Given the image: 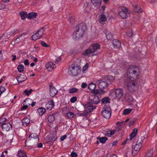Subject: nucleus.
<instances>
[{"label": "nucleus", "instance_id": "f257e3e1", "mask_svg": "<svg viewBox=\"0 0 157 157\" xmlns=\"http://www.w3.org/2000/svg\"><path fill=\"white\" fill-rule=\"evenodd\" d=\"M139 69L136 66H132L128 69L127 74L130 80H135L137 79L139 75Z\"/></svg>", "mask_w": 157, "mask_h": 157}, {"label": "nucleus", "instance_id": "f03ea898", "mask_svg": "<svg viewBox=\"0 0 157 157\" xmlns=\"http://www.w3.org/2000/svg\"><path fill=\"white\" fill-rule=\"evenodd\" d=\"M76 31L73 33L74 37L76 39L82 37L84 34L86 27L84 23H82L76 27Z\"/></svg>", "mask_w": 157, "mask_h": 157}, {"label": "nucleus", "instance_id": "7ed1b4c3", "mask_svg": "<svg viewBox=\"0 0 157 157\" xmlns=\"http://www.w3.org/2000/svg\"><path fill=\"white\" fill-rule=\"evenodd\" d=\"M126 85L128 89L130 92H133L135 91L138 88L137 85L135 82V80H128Z\"/></svg>", "mask_w": 157, "mask_h": 157}, {"label": "nucleus", "instance_id": "20e7f679", "mask_svg": "<svg viewBox=\"0 0 157 157\" xmlns=\"http://www.w3.org/2000/svg\"><path fill=\"white\" fill-rule=\"evenodd\" d=\"M68 69L69 73L71 76L77 75L79 71L78 67L73 65H71Z\"/></svg>", "mask_w": 157, "mask_h": 157}, {"label": "nucleus", "instance_id": "39448f33", "mask_svg": "<svg viewBox=\"0 0 157 157\" xmlns=\"http://www.w3.org/2000/svg\"><path fill=\"white\" fill-rule=\"evenodd\" d=\"M104 110L101 112L102 116L106 119H109L111 115V110L108 107L106 106L104 108Z\"/></svg>", "mask_w": 157, "mask_h": 157}, {"label": "nucleus", "instance_id": "423d86ee", "mask_svg": "<svg viewBox=\"0 0 157 157\" xmlns=\"http://www.w3.org/2000/svg\"><path fill=\"white\" fill-rule=\"evenodd\" d=\"M111 94L112 95H115V98L120 99L122 97L123 95V92L122 90L118 89L112 90Z\"/></svg>", "mask_w": 157, "mask_h": 157}, {"label": "nucleus", "instance_id": "0eeeda50", "mask_svg": "<svg viewBox=\"0 0 157 157\" xmlns=\"http://www.w3.org/2000/svg\"><path fill=\"white\" fill-rule=\"evenodd\" d=\"M142 143L141 142H137L135 145L132 146V154L136 155L141 148Z\"/></svg>", "mask_w": 157, "mask_h": 157}, {"label": "nucleus", "instance_id": "6e6552de", "mask_svg": "<svg viewBox=\"0 0 157 157\" xmlns=\"http://www.w3.org/2000/svg\"><path fill=\"white\" fill-rule=\"evenodd\" d=\"M97 83L99 88L101 89V90L105 89L109 85L108 83H107L104 78L97 81Z\"/></svg>", "mask_w": 157, "mask_h": 157}, {"label": "nucleus", "instance_id": "1a4fd4ad", "mask_svg": "<svg viewBox=\"0 0 157 157\" xmlns=\"http://www.w3.org/2000/svg\"><path fill=\"white\" fill-rule=\"evenodd\" d=\"M128 9L124 6L121 7V10L119 12V15L122 19H125L127 17L128 13Z\"/></svg>", "mask_w": 157, "mask_h": 157}, {"label": "nucleus", "instance_id": "9d476101", "mask_svg": "<svg viewBox=\"0 0 157 157\" xmlns=\"http://www.w3.org/2000/svg\"><path fill=\"white\" fill-rule=\"evenodd\" d=\"M84 107L86 109V111L87 113L91 112L94 109H95L96 106L95 105H93L90 102H88L84 105Z\"/></svg>", "mask_w": 157, "mask_h": 157}, {"label": "nucleus", "instance_id": "9b49d317", "mask_svg": "<svg viewBox=\"0 0 157 157\" xmlns=\"http://www.w3.org/2000/svg\"><path fill=\"white\" fill-rule=\"evenodd\" d=\"M96 85L95 84L93 83H91L89 84L88 85V88L90 90H92V91H94V93L95 94L101 93L102 92V90H95Z\"/></svg>", "mask_w": 157, "mask_h": 157}, {"label": "nucleus", "instance_id": "f8f14e48", "mask_svg": "<svg viewBox=\"0 0 157 157\" xmlns=\"http://www.w3.org/2000/svg\"><path fill=\"white\" fill-rule=\"evenodd\" d=\"M91 48L93 51V56H94L97 55L98 52L97 50L99 49L100 48V45L98 43L93 44L91 46H90Z\"/></svg>", "mask_w": 157, "mask_h": 157}, {"label": "nucleus", "instance_id": "ddd939ff", "mask_svg": "<svg viewBox=\"0 0 157 157\" xmlns=\"http://www.w3.org/2000/svg\"><path fill=\"white\" fill-rule=\"evenodd\" d=\"M99 101V100L98 96L96 94L91 95L90 97V102L91 104H97Z\"/></svg>", "mask_w": 157, "mask_h": 157}, {"label": "nucleus", "instance_id": "4468645a", "mask_svg": "<svg viewBox=\"0 0 157 157\" xmlns=\"http://www.w3.org/2000/svg\"><path fill=\"white\" fill-rule=\"evenodd\" d=\"M50 95L52 97H54L57 93L58 91L55 87L52 86V84L49 85Z\"/></svg>", "mask_w": 157, "mask_h": 157}, {"label": "nucleus", "instance_id": "2eb2a0df", "mask_svg": "<svg viewBox=\"0 0 157 157\" xmlns=\"http://www.w3.org/2000/svg\"><path fill=\"white\" fill-rule=\"evenodd\" d=\"M29 138L30 140L33 141L34 140L37 142L39 141L38 136L36 133H32L29 136Z\"/></svg>", "mask_w": 157, "mask_h": 157}, {"label": "nucleus", "instance_id": "dca6fc26", "mask_svg": "<svg viewBox=\"0 0 157 157\" xmlns=\"http://www.w3.org/2000/svg\"><path fill=\"white\" fill-rule=\"evenodd\" d=\"M104 79L108 84H109L115 79V78L111 75H108L105 76Z\"/></svg>", "mask_w": 157, "mask_h": 157}, {"label": "nucleus", "instance_id": "f3484780", "mask_svg": "<svg viewBox=\"0 0 157 157\" xmlns=\"http://www.w3.org/2000/svg\"><path fill=\"white\" fill-rule=\"evenodd\" d=\"M54 106V102L53 100L49 101L45 105L46 109L49 110H51Z\"/></svg>", "mask_w": 157, "mask_h": 157}, {"label": "nucleus", "instance_id": "a211bd4d", "mask_svg": "<svg viewBox=\"0 0 157 157\" xmlns=\"http://www.w3.org/2000/svg\"><path fill=\"white\" fill-rule=\"evenodd\" d=\"M11 127V125L10 123H3L2 125V129L5 131H8L10 130Z\"/></svg>", "mask_w": 157, "mask_h": 157}, {"label": "nucleus", "instance_id": "6ab92c4d", "mask_svg": "<svg viewBox=\"0 0 157 157\" xmlns=\"http://www.w3.org/2000/svg\"><path fill=\"white\" fill-rule=\"evenodd\" d=\"M27 77L25 76H24L20 74L19 76L17 77L16 79L18 83H21L26 80L27 79Z\"/></svg>", "mask_w": 157, "mask_h": 157}, {"label": "nucleus", "instance_id": "aec40b11", "mask_svg": "<svg viewBox=\"0 0 157 157\" xmlns=\"http://www.w3.org/2000/svg\"><path fill=\"white\" fill-rule=\"evenodd\" d=\"M55 65L52 62L47 63L45 65V67L49 71H51L55 67Z\"/></svg>", "mask_w": 157, "mask_h": 157}, {"label": "nucleus", "instance_id": "412c9836", "mask_svg": "<svg viewBox=\"0 0 157 157\" xmlns=\"http://www.w3.org/2000/svg\"><path fill=\"white\" fill-rule=\"evenodd\" d=\"M91 2L93 6L98 8L101 5V0H91Z\"/></svg>", "mask_w": 157, "mask_h": 157}, {"label": "nucleus", "instance_id": "4be33fe9", "mask_svg": "<svg viewBox=\"0 0 157 157\" xmlns=\"http://www.w3.org/2000/svg\"><path fill=\"white\" fill-rule=\"evenodd\" d=\"M39 32H37L32 36V39L33 40H36L38 39H39L43 35L42 33H40L38 35Z\"/></svg>", "mask_w": 157, "mask_h": 157}, {"label": "nucleus", "instance_id": "5701e85b", "mask_svg": "<svg viewBox=\"0 0 157 157\" xmlns=\"http://www.w3.org/2000/svg\"><path fill=\"white\" fill-rule=\"evenodd\" d=\"M112 44L115 48H119L121 46V43L117 40H113Z\"/></svg>", "mask_w": 157, "mask_h": 157}, {"label": "nucleus", "instance_id": "b1692460", "mask_svg": "<svg viewBox=\"0 0 157 157\" xmlns=\"http://www.w3.org/2000/svg\"><path fill=\"white\" fill-rule=\"evenodd\" d=\"M30 122V120L29 118L24 117L22 121V122L23 125L26 126Z\"/></svg>", "mask_w": 157, "mask_h": 157}, {"label": "nucleus", "instance_id": "393cba45", "mask_svg": "<svg viewBox=\"0 0 157 157\" xmlns=\"http://www.w3.org/2000/svg\"><path fill=\"white\" fill-rule=\"evenodd\" d=\"M37 15V13H30L28 14L27 18L29 19H33L36 18Z\"/></svg>", "mask_w": 157, "mask_h": 157}, {"label": "nucleus", "instance_id": "a878e982", "mask_svg": "<svg viewBox=\"0 0 157 157\" xmlns=\"http://www.w3.org/2000/svg\"><path fill=\"white\" fill-rule=\"evenodd\" d=\"M93 52H93L92 49L90 47L89 49H87L85 51H84L82 53V54L84 56H87L88 55L90 54V53H92V55H93Z\"/></svg>", "mask_w": 157, "mask_h": 157}, {"label": "nucleus", "instance_id": "bb28decb", "mask_svg": "<svg viewBox=\"0 0 157 157\" xmlns=\"http://www.w3.org/2000/svg\"><path fill=\"white\" fill-rule=\"evenodd\" d=\"M46 111L45 108L43 107H40L38 109L37 112L40 115H43Z\"/></svg>", "mask_w": 157, "mask_h": 157}, {"label": "nucleus", "instance_id": "cd10ccee", "mask_svg": "<svg viewBox=\"0 0 157 157\" xmlns=\"http://www.w3.org/2000/svg\"><path fill=\"white\" fill-rule=\"evenodd\" d=\"M32 102V100L31 99L29 98H26L24 101L23 105H25L28 107L31 105V103Z\"/></svg>", "mask_w": 157, "mask_h": 157}, {"label": "nucleus", "instance_id": "c85d7f7f", "mask_svg": "<svg viewBox=\"0 0 157 157\" xmlns=\"http://www.w3.org/2000/svg\"><path fill=\"white\" fill-rule=\"evenodd\" d=\"M134 11L138 13H140L142 11V10L140 8L139 5H135Z\"/></svg>", "mask_w": 157, "mask_h": 157}, {"label": "nucleus", "instance_id": "c756f323", "mask_svg": "<svg viewBox=\"0 0 157 157\" xmlns=\"http://www.w3.org/2000/svg\"><path fill=\"white\" fill-rule=\"evenodd\" d=\"M15 33V32L14 30H13V31L10 32H8L6 33H5L3 34L2 36H6L7 38H6V39H9L10 37L13 35Z\"/></svg>", "mask_w": 157, "mask_h": 157}, {"label": "nucleus", "instance_id": "7c9ffc66", "mask_svg": "<svg viewBox=\"0 0 157 157\" xmlns=\"http://www.w3.org/2000/svg\"><path fill=\"white\" fill-rule=\"evenodd\" d=\"M47 119L48 122L52 123L55 120V116L53 114L50 115L48 116Z\"/></svg>", "mask_w": 157, "mask_h": 157}, {"label": "nucleus", "instance_id": "2f4dec72", "mask_svg": "<svg viewBox=\"0 0 157 157\" xmlns=\"http://www.w3.org/2000/svg\"><path fill=\"white\" fill-rule=\"evenodd\" d=\"M97 139H99L100 142L102 144H104L107 140L108 139L105 137H102L101 138L97 137Z\"/></svg>", "mask_w": 157, "mask_h": 157}, {"label": "nucleus", "instance_id": "473e14b6", "mask_svg": "<svg viewBox=\"0 0 157 157\" xmlns=\"http://www.w3.org/2000/svg\"><path fill=\"white\" fill-rule=\"evenodd\" d=\"M101 101L102 103H109L110 102V99L107 97L102 98Z\"/></svg>", "mask_w": 157, "mask_h": 157}, {"label": "nucleus", "instance_id": "72a5a7b5", "mask_svg": "<svg viewBox=\"0 0 157 157\" xmlns=\"http://www.w3.org/2000/svg\"><path fill=\"white\" fill-rule=\"evenodd\" d=\"M20 16L22 20L25 19L26 17H27V13L25 12H21L20 13Z\"/></svg>", "mask_w": 157, "mask_h": 157}, {"label": "nucleus", "instance_id": "f704fd0d", "mask_svg": "<svg viewBox=\"0 0 157 157\" xmlns=\"http://www.w3.org/2000/svg\"><path fill=\"white\" fill-rule=\"evenodd\" d=\"M33 91V90L30 89L29 90L28 89L25 90L24 91V93L25 95L27 96H29L30 94L32 93V92Z\"/></svg>", "mask_w": 157, "mask_h": 157}, {"label": "nucleus", "instance_id": "c9c22d12", "mask_svg": "<svg viewBox=\"0 0 157 157\" xmlns=\"http://www.w3.org/2000/svg\"><path fill=\"white\" fill-rule=\"evenodd\" d=\"M78 90V89L75 87H73L69 89V93L70 94L74 93H76Z\"/></svg>", "mask_w": 157, "mask_h": 157}, {"label": "nucleus", "instance_id": "e433bc0d", "mask_svg": "<svg viewBox=\"0 0 157 157\" xmlns=\"http://www.w3.org/2000/svg\"><path fill=\"white\" fill-rule=\"evenodd\" d=\"M24 69V66L22 64H20L17 67L18 71L20 72H21L23 71Z\"/></svg>", "mask_w": 157, "mask_h": 157}, {"label": "nucleus", "instance_id": "4c0bfd02", "mask_svg": "<svg viewBox=\"0 0 157 157\" xmlns=\"http://www.w3.org/2000/svg\"><path fill=\"white\" fill-rule=\"evenodd\" d=\"M67 116L68 118L71 119L73 118L74 116V113L71 112H68L67 113Z\"/></svg>", "mask_w": 157, "mask_h": 157}, {"label": "nucleus", "instance_id": "58836bf2", "mask_svg": "<svg viewBox=\"0 0 157 157\" xmlns=\"http://www.w3.org/2000/svg\"><path fill=\"white\" fill-rule=\"evenodd\" d=\"M18 156L19 157H27L25 153L23 151H19L18 153Z\"/></svg>", "mask_w": 157, "mask_h": 157}, {"label": "nucleus", "instance_id": "ea45409f", "mask_svg": "<svg viewBox=\"0 0 157 157\" xmlns=\"http://www.w3.org/2000/svg\"><path fill=\"white\" fill-rule=\"evenodd\" d=\"M106 38L108 40H110L112 38V35L109 32H108L105 33Z\"/></svg>", "mask_w": 157, "mask_h": 157}, {"label": "nucleus", "instance_id": "a19ab883", "mask_svg": "<svg viewBox=\"0 0 157 157\" xmlns=\"http://www.w3.org/2000/svg\"><path fill=\"white\" fill-rule=\"evenodd\" d=\"M132 111V109H125L123 112V114L124 115H126L130 113Z\"/></svg>", "mask_w": 157, "mask_h": 157}, {"label": "nucleus", "instance_id": "79ce46f5", "mask_svg": "<svg viewBox=\"0 0 157 157\" xmlns=\"http://www.w3.org/2000/svg\"><path fill=\"white\" fill-rule=\"evenodd\" d=\"M127 101L129 103V104L132 105L133 103L134 100L132 97L129 96L127 99Z\"/></svg>", "mask_w": 157, "mask_h": 157}, {"label": "nucleus", "instance_id": "37998d69", "mask_svg": "<svg viewBox=\"0 0 157 157\" xmlns=\"http://www.w3.org/2000/svg\"><path fill=\"white\" fill-rule=\"evenodd\" d=\"M106 20V18L105 16L103 14L100 15V21L101 22H105Z\"/></svg>", "mask_w": 157, "mask_h": 157}, {"label": "nucleus", "instance_id": "c03bdc74", "mask_svg": "<svg viewBox=\"0 0 157 157\" xmlns=\"http://www.w3.org/2000/svg\"><path fill=\"white\" fill-rule=\"evenodd\" d=\"M23 34H22L21 35L18 36L15 40V42L17 44H18L20 43L22 40V39H20Z\"/></svg>", "mask_w": 157, "mask_h": 157}, {"label": "nucleus", "instance_id": "a18cd8bd", "mask_svg": "<svg viewBox=\"0 0 157 157\" xmlns=\"http://www.w3.org/2000/svg\"><path fill=\"white\" fill-rule=\"evenodd\" d=\"M153 155V151L152 150H149L146 154L147 157H152Z\"/></svg>", "mask_w": 157, "mask_h": 157}, {"label": "nucleus", "instance_id": "49530a36", "mask_svg": "<svg viewBox=\"0 0 157 157\" xmlns=\"http://www.w3.org/2000/svg\"><path fill=\"white\" fill-rule=\"evenodd\" d=\"M38 142H37L36 141H35V143L34 144L33 146H37V147L39 148L43 146V144L41 143H40L39 144H38Z\"/></svg>", "mask_w": 157, "mask_h": 157}, {"label": "nucleus", "instance_id": "de8ad7c7", "mask_svg": "<svg viewBox=\"0 0 157 157\" xmlns=\"http://www.w3.org/2000/svg\"><path fill=\"white\" fill-rule=\"evenodd\" d=\"M77 97L76 96L71 98L70 99V101L71 103H74L76 101Z\"/></svg>", "mask_w": 157, "mask_h": 157}, {"label": "nucleus", "instance_id": "09e8293b", "mask_svg": "<svg viewBox=\"0 0 157 157\" xmlns=\"http://www.w3.org/2000/svg\"><path fill=\"white\" fill-rule=\"evenodd\" d=\"M127 35L129 37H131L132 36L133 34L132 30H129L126 33Z\"/></svg>", "mask_w": 157, "mask_h": 157}, {"label": "nucleus", "instance_id": "8fccbe9b", "mask_svg": "<svg viewBox=\"0 0 157 157\" xmlns=\"http://www.w3.org/2000/svg\"><path fill=\"white\" fill-rule=\"evenodd\" d=\"M41 44L42 46L45 47H48L49 46L44 41H41Z\"/></svg>", "mask_w": 157, "mask_h": 157}, {"label": "nucleus", "instance_id": "3c124183", "mask_svg": "<svg viewBox=\"0 0 157 157\" xmlns=\"http://www.w3.org/2000/svg\"><path fill=\"white\" fill-rule=\"evenodd\" d=\"M78 114L80 116L86 117L87 115V113L86 111H85L83 113H80Z\"/></svg>", "mask_w": 157, "mask_h": 157}, {"label": "nucleus", "instance_id": "603ef678", "mask_svg": "<svg viewBox=\"0 0 157 157\" xmlns=\"http://www.w3.org/2000/svg\"><path fill=\"white\" fill-rule=\"evenodd\" d=\"M6 6L4 4L0 3V10L5 8Z\"/></svg>", "mask_w": 157, "mask_h": 157}, {"label": "nucleus", "instance_id": "864d4df0", "mask_svg": "<svg viewBox=\"0 0 157 157\" xmlns=\"http://www.w3.org/2000/svg\"><path fill=\"white\" fill-rule=\"evenodd\" d=\"M136 135L135 134H133L132 133H131L130 134V140H131L132 139H133Z\"/></svg>", "mask_w": 157, "mask_h": 157}, {"label": "nucleus", "instance_id": "5fc2aeb1", "mask_svg": "<svg viewBox=\"0 0 157 157\" xmlns=\"http://www.w3.org/2000/svg\"><path fill=\"white\" fill-rule=\"evenodd\" d=\"M71 157H77V155L75 152H72L71 154Z\"/></svg>", "mask_w": 157, "mask_h": 157}, {"label": "nucleus", "instance_id": "6e6d98bb", "mask_svg": "<svg viewBox=\"0 0 157 157\" xmlns=\"http://www.w3.org/2000/svg\"><path fill=\"white\" fill-rule=\"evenodd\" d=\"M61 58L60 57H59L57 59H56L55 61V63H58L59 62H60L61 61Z\"/></svg>", "mask_w": 157, "mask_h": 157}, {"label": "nucleus", "instance_id": "4d7b16f0", "mask_svg": "<svg viewBox=\"0 0 157 157\" xmlns=\"http://www.w3.org/2000/svg\"><path fill=\"white\" fill-rule=\"evenodd\" d=\"M6 90V89L5 87L1 86L0 87V90L1 93H2L3 92H4Z\"/></svg>", "mask_w": 157, "mask_h": 157}, {"label": "nucleus", "instance_id": "13d9d810", "mask_svg": "<svg viewBox=\"0 0 157 157\" xmlns=\"http://www.w3.org/2000/svg\"><path fill=\"white\" fill-rule=\"evenodd\" d=\"M137 129L136 128H135L133 129L132 132V133L133 134H135L137 135Z\"/></svg>", "mask_w": 157, "mask_h": 157}, {"label": "nucleus", "instance_id": "bf43d9fd", "mask_svg": "<svg viewBox=\"0 0 157 157\" xmlns=\"http://www.w3.org/2000/svg\"><path fill=\"white\" fill-rule=\"evenodd\" d=\"M43 29H44V28L43 27V28H41V29H40L37 32H39L38 35H39L40 33H43V34H44V30Z\"/></svg>", "mask_w": 157, "mask_h": 157}, {"label": "nucleus", "instance_id": "052dcab7", "mask_svg": "<svg viewBox=\"0 0 157 157\" xmlns=\"http://www.w3.org/2000/svg\"><path fill=\"white\" fill-rule=\"evenodd\" d=\"M67 136L66 135L62 136L60 138L61 140L63 141L64 139H65L66 138Z\"/></svg>", "mask_w": 157, "mask_h": 157}, {"label": "nucleus", "instance_id": "680f3d73", "mask_svg": "<svg viewBox=\"0 0 157 157\" xmlns=\"http://www.w3.org/2000/svg\"><path fill=\"white\" fill-rule=\"evenodd\" d=\"M24 63L25 65H27V66L29 65V60L27 59H26L24 61Z\"/></svg>", "mask_w": 157, "mask_h": 157}, {"label": "nucleus", "instance_id": "e2e57ef3", "mask_svg": "<svg viewBox=\"0 0 157 157\" xmlns=\"http://www.w3.org/2000/svg\"><path fill=\"white\" fill-rule=\"evenodd\" d=\"M88 67V64L87 63H86L85 65L83 67V69L84 71L87 69Z\"/></svg>", "mask_w": 157, "mask_h": 157}, {"label": "nucleus", "instance_id": "0e129e2a", "mask_svg": "<svg viewBox=\"0 0 157 157\" xmlns=\"http://www.w3.org/2000/svg\"><path fill=\"white\" fill-rule=\"evenodd\" d=\"M87 85V84H86V83H82L81 85V87L82 88H85L86 87Z\"/></svg>", "mask_w": 157, "mask_h": 157}, {"label": "nucleus", "instance_id": "69168bd1", "mask_svg": "<svg viewBox=\"0 0 157 157\" xmlns=\"http://www.w3.org/2000/svg\"><path fill=\"white\" fill-rule=\"evenodd\" d=\"M135 121L136 120H135V121L133 120L132 121H130L128 124L129 126H131L134 123Z\"/></svg>", "mask_w": 157, "mask_h": 157}, {"label": "nucleus", "instance_id": "338daca9", "mask_svg": "<svg viewBox=\"0 0 157 157\" xmlns=\"http://www.w3.org/2000/svg\"><path fill=\"white\" fill-rule=\"evenodd\" d=\"M109 131V132H110V135H113L115 133V132H116V130H111L110 131Z\"/></svg>", "mask_w": 157, "mask_h": 157}, {"label": "nucleus", "instance_id": "774afa93", "mask_svg": "<svg viewBox=\"0 0 157 157\" xmlns=\"http://www.w3.org/2000/svg\"><path fill=\"white\" fill-rule=\"evenodd\" d=\"M24 105L21 108L22 110H25V109H27L28 107V106H27V105Z\"/></svg>", "mask_w": 157, "mask_h": 157}]
</instances>
